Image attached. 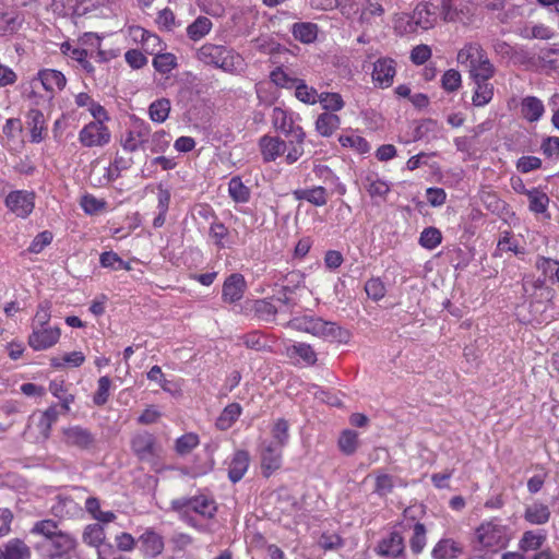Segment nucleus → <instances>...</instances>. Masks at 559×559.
I'll list each match as a JSON object with an SVG mask.
<instances>
[{"mask_svg": "<svg viewBox=\"0 0 559 559\" xmlns=\"http://www.w3.org/2000/svg\"><path fill=\"white\" fill-rule=\"evenodd\" d=\"M144 557L155 558L164 550V539L153 528H146L138 538Z\"/></svg>", "mask_w": 559, "mask_h": 559, "instance_id": "17", "label": "nucleus"}, {"mask_svg": "<svg viewBox=\"0 0 559 559\" xmlns=\"http://www.w3.org/2000/svg\"><path fill=\"white\" fill-rule=\"evenodd\" d=\"M63 441L68 447L88 451L96 444L95 435L85 427L74 425L62 430Z\"/></svg>", "mask_w": 559, "mask_h": 559, "instance_id": "11", "label": "nucleus"}, {"mask_svg": "<svg viewBox=\"0 0 559 559\" xmlns=\"http://www.w3.org/2000/svg\"><path fill=\"white\" fill-rule=\"evenodd\" d=\"M246 287L247 285L243 275L239 273L230 274L223 284V301L228 304H235L239 301L243 297Z\"/></svg>", "mask_w": 559, "mask_h": 559, "instance_id": "15", "label": "nucleus"}, {"mask_svg": "<svg viewBox=\"0 0 559 559\" xmlns=\"http://www.w3.org/2000/svg\"><path fill=\"white\" fill-rule=\"evenodd\" d=\"M145 146L146 150H148L151 153H164L169 146L168 133L164 130H159L154 133L150 132V136H147Z\"/></svg>", "mask_w": 559, "mask_h": 559, "instance_id": "44", "label": "nucleus"}, {"mask_svg": "<svg viewBox=\"0 0 559 559\" xmlns=\"http://www.w3.org/2000/svg\"><path fill=\"white\" fill-rule=\"evenodd\" d=\"M5 205L17 216L26 217L34 209L33 195L24 191H12L5 198Z\"/></svg>", "mask_w": 559, "mask_h": 559, "instance_id": "18", "label": "nucleus"}, {"mask_svg": "<svg viewBox=\"0 0 559 559\" xmlns=\"http://www.w3.org/2000/svg\"><path fill=\"white\" fill-rule=\"evenodd\" d=\"M318 102H320L324 109L331 111H337L344 107L343 98L337 93H321Z\"/></svg>", "mask_w": 559, "mask_h": 559, "instance_id": "63", "label": "nucleus"}, {"mask_svg": "<svg viewBox=\"0 0 559 559\" xmlns=\"http://www.w3.org/2000/svg\"><path fill=\"white\" fill-rule=\"evenodd\" d=\"M61 412L57 404L49 406L45 412L41 413L38 420V429L44 439H48L50 436L51 427L57 423Z\"/></svg>", "mask_w": 559, "mask_h": 559, "instance_id": "32", "label": "nucleus"}, {"mask_svg": "<svg viewBox=\"0 0 559 559\" xmlns=\"http://www.w3.org/2000/svg\"><path fill=\"white\" fill-rule=\"evenodd\" d=\"M546 539L547 534L544 530L525 531L519 540V549L523 552L538 550Z\"/></svg>", "mask_w": 559, "mask_h": 559, "instance_id": "25", "label": "nucleus"}, {"mask_svg": "<svg viewBox=\"0 0 559 559\" xmlns=\"http://www.w3.org/2000/svg\"><path fill=\"white\" fill-rule=\"evenodd\" d=\"M319 95L316 88L308 86L301 79L295 88V96L305 104H316Z\"/></svg>", "mask_w": 559, "mask_h": 559, "instance_id": "54", "label": "nucleus"}, {"mask_svg": "<svg viewBox=\"0 0 559 559\" xmlns=\"http://www.w3.org/2000/svg\"><path fill=\"white\" fill-rule=\"evenodd\" d=\"M289 138L286 142L287 144V154L285 156V160L287 164L296 163L304 155V142L306 134L302 128H295L293 130H288Z\"/></svg>", "mask_w": 559, "mask_h": 559, "instance_id": "21", "label": "nucleus"}, {"mask_svg": "<svg viewBox=\"0 0 559 559\" xmlns=\"http://www.w3.org/2000/svg\"><path fill=\"white\" fill-rule=\"evenodd\" d=\"M536 267L552 282L559 283V262L547 258H538Z\"/></svg>", "mask_w": 559, "mask_h": 559, "instance_id": "49", "label": "nucleus"}, {"mask_svg": "<svg viewBox=\"0 0 559 559\" xmlns=\"http://www.w3.org/2000/svg\"><path fill=\"white\" fill-rule=\"evenodd\" d=\"M31 534L44 538L43 546L50 555H67L75 548L76 540L68 532L60 527L59 522L51 519L40 520L34 523Z\"/></svg>", "mask_w": 559, "mask_h": 559, "instance_id": "1", "label": "nucleus"}, {"mask_svg": "<svg viewBox=\"0 0 559 559\" xmlns=\"http://www.w3.org/2000/svg\"><path fill=\"white\" fill-rule=\"evenodd\" d=\"M365 292L370 299L379 301L385 296L386 288L379 277H372L366 282Z\"/></svg>", "mask_w": 559, "mask_h": 559, "instance_id": "56", "label": "nucleus"}, {"mask_svg": "<svg viewBox=\"0 0 559 559\" xmlns=\"http://www.w3.org/2000/svg\"><path fill=\"white\" fill-rule=\"evenodd\" d=\"M521 36L526 39H550L554 36V32L544 24H536L533 26H525L521 31Z\"/></svg>", "mask_w": 559, "mask_h": 559, "instance_id": "53", "label": "nucleus"}, {"mask_svg": "<svg viewBox=\"0 0 559 559\" xmlns=\"http://www.w3.org/2000/svg\"><path fill=\"white\" fill-rule=\"evenodd\" d=\"M39 81L46 92L50 94V98L57 92L62 91L67 85V79L61 71L55 69L39 70L33 82Z\"/></svg>", "mask_w": 559, "mask_h": 559, "instance_id": "14", "label": "nucleus"}, {"mask_svg": "<svg viewBox=\"0 0 559 559\" xmlns=\"http://www.w3.org/2000/svg\"><path fill=\"white\" fill-rule=\"evenodd\" d=\"M293 195L298 201H307L314 206H324L328 203V192L324 187L317 186L310 189H297Z\"/></svg>", "mask_w": 559, "mask_h": 559, "instance_id": "23", "label": "nucleus"}, {"mask_svg": "<svg viewBox=\"0 0 559 559\" xmlns=\"http://www.w3.org/2000/svg\"><path fill=\"white\" fill-rule=\"evenodd\" d=\"M290 325L297 330L321 337L341 338L343 333L342 328L336 323L312 316L296 318L290 321Z\"/></svg>", "mask_w": 559, "mask_h": 559, "instance_id": "6", "label": "nucleus"}, {"mask_svg": "<svg viewBox=\"0 0 559 559\" xmlns=\"http://www.w3.org/2000/svg\"><path fill=\"white\" fill-rule=\"evenodd\" d=\"M5 559H31V548L20 538H13L4 545Z\"/></svg>", "mask_w": 559, "mask_h": 559, "instance_id": "35", "label": "nucleus"}, {"mask_svg": "<svg viewBox=\"0 0 559 559\" xmlns=\"http://www.w3.org/2000/svg\"><path fill=\"white\" fill-rule=\"evenodd\" d=\"M550 510L547 504L534 502L525 508L523 518L532 525H544L550 519Z\"/></svg>", "mask_w": 559, "mask_h": 559, "instance_id": "24", "label": "nucleus"}, {"mask_svg": "<svg viewBox=\"0 0 559 559\" xmlns=\"http://www.w3.org/2000/svg\"><path fill=\"white\" fill-rule=\"evenodd\" d=\"M271 81L283 88H296L300 79L289 76L283 69L276 68L270 74Z\"/></svg>", "mask_w": 559, "mask_h": 559, "instance_id": "58", "label": "nucleus"}, {"mask_svg": "<svg viewBox=\"0 0 559 559\" xmlns=\"http://www.w3.org/2000/svg\"><path fill=\"white\" fill-rule=\"evenodd\" d=\"M489 80H481L475 82L476 88L473 95V105L483 107L487 105L493 96V85L488 82Z\"/></svg>", "mask_w": 559, "mask_h": 559, "instance_id": "39", "label": "nucleus"}, {"mask_svg": "<svg viewBox=\"0 0 559 559\" xmlns=\"http://www.w3.org/2000/svg\"><path fill=\"white\" fill-rule=\"evenodd\" d=\"M131 449L141 462L150 464L156 472L160 469L164 449L154 435L147 431L134 435L131 439Z\"/></svg>", "mask_w": 559, "mask_h": 559, "instance_id": "5", "label": "nucleus"}, {"mask_svg": "<svg viewBox=\"0 0 559 559\" xmlns=\"http://www.w3.org/2000/svg\"><path fill=\"white\" fill-rule=\"evenodd\" d=\"M98 388L93 396V402L97 406H103L107 403L109 399V390L111 385V380L109 377L104 376L98 379Z\"/></svg>", "mask_w": 559, "mask_h": 559, "instance_id": "62", "label": "nucleus"}, {"mask_svg": "<svg viewBox=\"0 0 559 559\" xmlns=\"http://www.w3.org/2000/svg\"><path fill=\"white\" fill-rule=\"evenodd\" d=\"M178 66L177 58L170 52L157 53L153 59V67L159 73L167 74Z\"/></svg>", "mask_w": 559, "mask_h": 559, "instance_id": "48", "label": "nucleus"}, {"mask_svg": "<svg viewBox=\"0 0 559 559\" xmlns=\"http://www.w3.org/2000/svg\"><path fill=\"white\" fill-rule=\"evenodd\" d=\"M340 143L344 147H354L358 153H367L370 150L369 143L360 135H341Z\"/></svg>", "mask_w": 559, "mask_h": 559, "instance_id": "61", "label": "nucleus"}, {"mask_svg": "<svg viewBox=\"0 0 559 559\" xmlns=\"http://www.w3.org/2000/svg\"><path fill=\"white\" fill-rule=\"evenodd\" d=\"M289 425L288 421L284 418H280L275 421L272 428V440H264L266 443H275L280 449H284V447L288 443L289 439Z\"/></svg>", "mask_w": 559, "mask_h": 559, "instance_id": "37", "label": "nucleus"}, {"mask_svg": "<svg viewBox=\"0 0 559 559\" xmlns=\"http://www.w3.org/2000/svg\"><path fill=\"white\" fill-rule=\"evenodd\" d=\"M241 406L238 403L228 404L216 419V427L219 430L229 429L241 415Z\"/></svg>", "mask_w": 559, "mask_h": 559, "instance_id": "34", "label": "nucleus"}, {"mask_svg": "<svg viewBox=\"0 0 559 559\" xmlns=\"http://www.w3.org/2000/svg\"><path fill=\"white\" fill-rule=\"evenodd\" d=\"M33 331L28 336V345L34 350H46L56 345L60 338L61 331L55 326H36L33 324Z\"/></svg>", "mask_w": 559, "mask_h": 559, "instance_id": "12", "label": "nucleus"}, {"mask_svg": "<svg viewBox=\"0 0 559 559\" xmlns=\"http://www.w3.org/2000/svg\"><path fill=\"white\" fill-rule=\"evenodd\" d=\"M27 118L29 119V126H31V141L33 143H39L45 138V118L44 114L36 108H33L28 111Z\"/></svg>", "mask_w": 559, "mask_h": 559, "instance_id": "29", "label": "nucleus"}, {"mask_svg": "<svg viewBox=\"0 0 559 559\" xmlns=\"http://www.w3.org/2000/svg\"><path fill=\"white\" fill-rule=\"evenodd\" d=\"M259 146L265 163L274 162L287 150V144L284 140L270 135H263L259 141Z\"/></svg>", "mask_w": 559, "mask_h": 559, "instance_id": "20", "label": "nucleus"}, {"mask_svg": "<svg viewBox=\"0 0 559 559\" xmlns=\"http://www.w3.org/2000/svg\"><path fill=\"white\" fill-rule=\"evenodd\" d=\"M544 112L543 102L535 96H526L521 102V115L530 122L540 119Z\"/></svg>", "mask_w": 559, "mask_h": 559, "instance_id": "27", "label": "nucleus"}, {"mask_svg": "<svg viewBox=\"0 0 559 559\" xmlns=\"http://www.w3.org/2000/svg\"><path fill=\"white\" fill-rule=\"evenodd\" d=\"M460 554H462V548L455 540L442 538L435 545L431 557L433 559H448L455 558Z\"/></svg>", "mask_w": 559, "mask_h": 559, "instance_id": "28", "label": "nucleus"}, {"mask_svg": "<svg viewBox=\"0 0 559 559\" xmlns=\"http://www.w3.org/2000/svg\"><path fill=\"white\" fill-rule=\"evenodd\" d=\"M365 188L372 199L380 198L381 200H385L391 190L388 182L371 175L366 177Z\"/></svg>", "mask_w": 559, "mask_h": 559, "instance_id": "38", "label": "nucleus"}, {"mask_svg": "<svg viewBox=\"0 0 559 559\" xmlns=\"http://www.w3.org/2000/svg\"><path fill=\"white\" fill-rule=\"evenodd\" d=\"M374 551L381 557L399 558L405 552L404 537L401 533L393 531L378 543Z\"/></svg>", "mask_w": 559, "mask_h": 559, "instance_id": "13", "label": "nucleus"}, {"mask_svg": "<svg viewBox=\"0 0 559 559\" xmlns=\"http://www.w3.org/2000/svg\"><path fill=\"white\" fill-rule=\"evenodd\" d=\"M261 473L265 478L271 477L282 467L283 449L275 443L261 442L259 447Z\"/></svg>", "mask_w": 559, "mask_h": 559, "instance_id": "10", "label": "nucleus"}, {"mask_svg": "<svg viewBox=\"0 0 559 559\" xmlns=\"http://www.w3.org/2000/svg\"><path fill=\"white\" fill-rule=\"evenodd\" d=\"M358 435L353 430H344L338 439L341 451L347 455L353 454L357 449Z\"/></svg>", "mask_w": 559, "mask_h": 559, "instance_id": "60", "label": "nucleus"}, {"mask_svg": "<svg viewBox=\"0 0 559 559\" xmlns=\"http://www.w3.org/2000/svg\"><path fill=\"white\" fill-rule=\"evenodd\" d=\"M476 540L481 549L498 551L508 547L512 539L510 526L502 524L498 518L484 521L475 530Z\"/></svg>", "mask_w": 559, "mask_h": 559, "instance_id": "4", "label": "nucleus"}, {"mask_svg": "<svg viewBox=\"0 0 559 559\" xmlns=\"http://www.w3.org/2000/svg\"><path fill=\"white\" fill-rule=\"evenodd\" d=\"M538 66L546 72H559V48L542 49L538 53Z\"/></svg>", "mask_w": 559, "mask_h": 559, "instance_id": "31", "label": "nucleus"}, {"mask_svg": "<svg viewBox=\"0 0 559 559\" xmlns=\"http://www.w3.org/2000/svg\"><path fill=\"white\" fill-rule=\"evenodd\" d=\"M173 509L185 513L194 512L204 519H212L217 511L215 501L204 495L176 499Z\"/></svg>", "mask_w": 559, "mask_h": 559, "instance_id": "8", "label": "nucleus"}, {"mask_svg": "<svg viewBox=\"0 0 559 559\" xmlns=\"http://www.w3.org/2000/svg\"><path fill=\"white\" fill-rule=\"evenodd\" d=\"M170 108L171 105L168 98L156 99L148 107V116L152 121L162 123L168 118Z\"/></svg>", "mask_w": 559, "mask_h": 559, "instance_id": "42", "label": "nucleus"}, {"mask_svg": "<svg viewBox=\"0 0 559 559\" xmlns=\"http://www.w3.org/2000/svg\"><path fill=\"white\" fill-rule=\"evenodd\" d=\"M253 311L259 319L266 322L273 321L277 313L276 307L266 298L255 300Z\"/></svg>", "mask_w": 559, "mask_h": 559, "instance_id": "47", "label": "nucleus"}, {"mask_svg": "<svg viewBox=\"0 0 559 559\" xmlns=\"http://www.w3.org/2000/svg\"><path fill=\"white\" fill-rule=\"evenodd\" d=\"M426 527L423 523L417 522L414 525V533L409 539V547L413 554H420L426 546Z\"/></svg>", "mask_w": 559, "mask_h": 559, "instance_id": "52", "label": "nucleus"}, {"mask_svg": "<svg viewBox=\"0 0 559 559\" xmlns=\"http://www.w3.org/2000/svg\"><path fill=\"white\" fill-rule=\"evenodd\" d=\"M396 485L405 487L406 483L399 477L379 472L376 474L373 492L379 497H386Z\"/></svg>", "mask_w": 559, "mask_h": 559, "instance_id": "26", "label": "nucleus"}, {"mask_svg": "<svg viewBox=\"0 0 559 559\" xmlns=\"http://www.w3.org/2000/svg\"><path fill=\"white\" fill-rule=\"evenodd\" d=\"M84 361H85L84 354L82 352L75 350V352L66 354L61 358L52 357L50 359V366L56 369L63 368L64 366H70V367L76 368V367L82 366Z\"/></svg>", "mask_w": 559, "mask_h": 559, "instance_id": "45", "label": "nucleus"}, {"mask_svg": "<svg viewBox=\"0 0 559 559\" xmlns=\"http://www.w3.org/2000/svg\"><path fill=\"white\" fill-rule=\"evenodd\" d=\"M250 463V455L248 451L238 450L234 453L229 466H228V478L231 483L236 484L248 471Z\"/></svg>", "mask_w": 559, "mask_h": 559, "instance_id": "22", "label": "nucleus"}, {"mask_svg": "<svg viewBox=\"0 0 559 559\" xmlns=\"http://www.w3.org/2000/svg\"><path fill=\"white\" fill-rule=\"evenodd\" d=\"M111 141L109 128L100 121H91L79 132V142L84 147H103Z\"/></svg>", "mask_w": 559, "mask_h": 559, "instance_id": "9", "label": "nucleus"}, {"mask_svg": "<svg viewBox=\"0 0 559 559\" xmlns=\"http://www.w3.org/2000/svg\"><path fill=\"white\" fill-rule=\"evenodd\" d=\"M462 76L455 69L447 70L441 78V86L448 93H453L461 87Z\"/></svg>", "mask_w": 559, "mask_h": 559, "instance_id": "57", "label": "nucleus"}, {"mask_svg": "<svg viewBox=\"0 0 559 559\" xmlns=\"http://www.w3.org/2000/svg\"><path fill=\"white\" fill-rule=\"evenodd\" d=\"M151 126L142 119H133L130 128L121 135L120 145L126 152L146 151L145 143L150 136Z\"/></svg>", "mask_w": 559, "mask_h": 559, "instance_id": "7", "label": "nucleus"}, {"mask_svg": "<svg viewBox=\"0 0 559 559\" xmlns=\"http://www.w3.org/2000/svg\"><path fill=\"white\" fill-rule=\"evenodd\" d=\"M230 198L237 203H246L250 199V189L243 185L240 177H233L228 182Z\"/></svg>", "mask_w": 559, "mask_h": 559, "instance_id": "43", "label": "nucleus"}, {"mask_svg": "<svg viewBox=\"0 0 559 559\" xmlns=\"http://www.w3.org/2000/svg\"><path fill=\"white\" fill-rule=\"evenodd\" d=\"M197 58L209 66L219 68L225 72L234 73L242 68L243 59L234 49L206 43L197 51Z\"/></svg>", "mask_w": 559, "mask_h": 559, "instance_id": "3", "label": "nucleus"}, {"mask_svg": "<svg viewBox=\"0 0 559 559\" xmlns=\"http://www.w3.org/2000/svg\"><path fill=\"white\" fill-rule=\"evenodd\" d=\"M504 251L514 252L515 254L522 253L516 241L512 239L511 231L508 230L503 231L501 238L498 240L495 255L501 257Z\"/></svg>", "mask_w": 559, "mask_h": 559, "instance_id": "59", "label": "nucleus"}, {"mask_svg": "<svg viewBox=\"0 0 559 559\" xmlns=\"http://www.w3.org/2000/svg\"><path fill=\"white\" fill-rule=\"evenodd\" d=\"M272 122L276 130L281 131L286 138H289V131L295 128H301L293 122L292 117L282 108L275 107L272 112Z\"/></svg>", "mask_w": 559, "mask_h": 559, "instance_id": "36", "label": "nucleus"}, {"mask_svg": "<svg viewBox=\"0 0 559 559\" xmlns=\"http://www.w3.org/2000/svg\"><path fill=\"white\" fill-rule=\"evenodd\" d=\"M457 62L466 64L474 82L490 80L495 75V67L490 62L487 52L477 43L464 45L457 52Z\"/></svg>", "mask_w": 559, "mask_h": 559, "instance_id": "2", "label": "nucleus"}, {"mask_svg": "<svg viewBox=\"0 0 559 559\" xmlns=\"http://www.w3.org/2000/svg\"><path fill=\"white\" fill-rule=\"evenodd\" d=\"M526 195L530 201L528 207L532 212L537 214L546 212L549 204V198L545 192L533 188Z\"/></svg>", "mask_w": 559, "mask_h": 559, "instance_id": "46", "label": "nucleus"}, {"mask_svg": "<svg viewBox=\"0 0 559 559\" xmlns=\"http://www.w3.org/2000/svg\"><path fill=\"white\" fill-rule=\"evenodd\" d=\"M99 263L103 267L111 270H127L131 269L128 262H124L116 252L105 251L99 257Z\"/></svg>", "mask_w": 559, "mask_h": 559, "instance_id": "50", "label": "nucleus"}, {"mask_svg": "<svg viewBox=\"0 0 559 559\" xmlns=\"http://www.w3.org/2000/svg\"><path fill=\"white\" fill-rule=\"evenodd\" d=\"M292 34L295 39L304 44H310L317 39L318 25L310 22L294 23L292 26Z\"/></svg>", "mask_w": 559, "mask_h": 559, "instance_id": "30", "label": "nucleus"}, {"mask_svg": "<svg viewBox=\"0 0 559 559\" xmlns=\"http://www.w3.org/2000/svg\"><path fill=\"white\" fill-rule=\"evenodd\" d=\"M340 117L333 112H323L318 116L316 121V130L322 136H331L340 127Z\"/></svg>", "mask_w": 559, "mask_h": 559, "instance_id": "33", "label": "nucleus"}, {"mask_svg": "<svg viewBox=\"0 0 559 559\" xmlns=\"http://www.w3.org/2000/svg\"><path fill=\"white\" fill-rule=\"evenodd\" d=\"M106 534L102 524L93 523L88 524L83 532V542L92 547H99L105 542Z\"/></svg>", "mask_w": 559, "mask_h": 559, "instance_id": "40", "label": "nucleus"}, {"mask_svg": "<svg viewBox=\"0 0 559 559\" xmlns=\"http://www.w3.org/2000/svg\"><path fill=\"white\" fill-rule=\"evenodd\" d=\"M212 21L206 16H199L187 27V35L191 40H200L212 29Z\"/></svg>", "mask_w": 559, "mask_h": 559, "instance_id": "41", "label": "nucleus"}, {"mask_svg": "<svg viewBox=\"0 0 559 559\" xmlns=\"http://www.w3.org/2000/svg\"><path fill=\"white\" fill-rule=\"evenodd\" d=\"M395 61L391 58H380L373 64L372 80L380 87H389L395 75Z\"/></svg>", "mask_w": 559, "mask_h": 559, "instance_id": "19", "label": "nucleus"}, {"mask_svg": "<svg viewBox=\"0 0 559 559\" xmlns=\"http://www.w3.org/2000/svg\"><path fill=\"white\" fill-rule=\"evenodd\" d=\"M439 17V7L432 2H420L416 5L412 20L423 29L431 28Z\"/></svg>", "mask_w": 559, "mask_h": 559, "instance_id": "16", "label": "nucleus"}, {"mask_svg": "<svg viewBox=\"0 0 559 559\" xmlns=\"http://www.w3.org/2000/svg\"><path fill=\"white\" fill-rule=\"evenodd\" d=\"M441 240H442V235L438 228L427 227L420 234L419 245L423 248L432 250L441 243Z\"/></svg>", "mask_w": 559, "mask_h": 559, "instance_id": "51", "label": "nucleus"}, {"mask_svg": "<svg viewBox=\"0 0 559 559\" xmlns=\"http://www.w3.org/2000/svg\"><path fill=\"white\" fill-rule=\"evenodd\" d=\"M199 444V437L195 433H186L176 440L175 450L179 455L189 454Z\"/></svg>", "mask_w": 559, "mask_h": 559, "instance_id": "55", "label": "nucleus"}, {"mask_svg": "<svg viewBox=\"0 0 559 559\" xmlns=\"http://www.w3.org/2000/svg\"><path fill=\"white\" fill-rule=\"evenodd\" d=\"M78 506L74 500L70 497H61L57 498L56 503L51 507V511L56 516L64 518L72 510H76Z\"/></svg>", "mask_w": 559, "mask_h": 559, "instance_id": "64", "label": "nucleus"}]
</instances>
